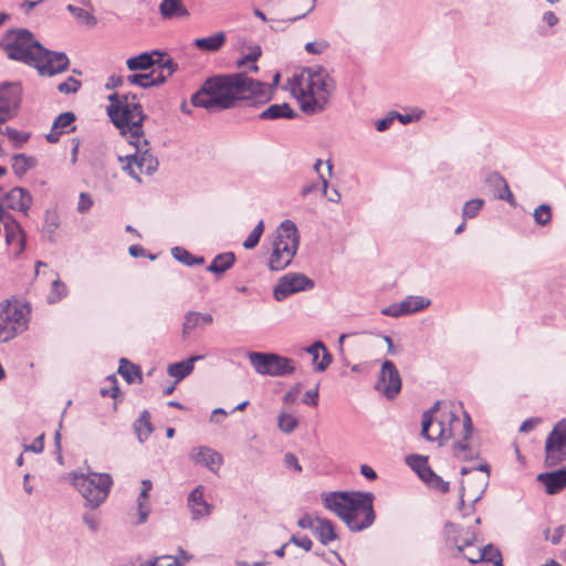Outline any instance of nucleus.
<instances>
[{
  "label": "nucleus",
  "mask_w": 566,
  "mask_h": 566,
  "mask_svg": "<svg viewBox=\"0 0 566 566\" xmlns=\"http://www.w3.org/2000/svg\"><path fill=\"white\" fill-rule=\"evenodd\" d=\"M270 98L271 92L266 84L254 81L243 73H235L208 78L192 95L191 103L208 111H221L234 107L239 101L249 102L254 106L264 104Z\"/></svg>",
  "instance_id": "nucleus-1"
},
{
  "label": "nucleus",
  "mask_w": 566,
  "mask_h": 566,
  "mask_svg": "<svg viewBox=\"0 0 566 566\" xmlns=\"http://www.w3.org/2000/svg\"><path fill=\"white\" fill-rule=\"evenodd\" d=\"M472 433V421L467 412L461 419L451 402L437 401L422 415L421 436L428 441H442L454 438V454L460 460H469L473 452L468 443Z\"/></svg>",
  "instance_id": "nucleus-2"
},
{
  "label": "nucleus",
  "mask_w": 566,
  "mask_h": 566,
  "mask_svg": "<svg viewBox=\"0 0 566 566\" xmlns=\"http://www.w3.org/2000/svg\"><path fill=\"white\" fill-rule=\"evenodd\" d=\"M1 45L10 60L36 69L42 76L60 74L67 69L70 63L64 53L43 48L34 35L25 29L9 31Z\"/></svg>",
  "instance_id": "nucleus-3"
},
{
  "label": "nucleus",
  "mask_w": 566,
  "mask_h": 566,
  "mask_svg": "<svg viewBox=\"0 0 566 566\" xmlns=\"http://www.w3.org/2000/svg\"><path fill=\"white\" fill-rule=\"evenodd\" d=\"M289 86L301 109L316 114L326 107L335 90V82L325 69L313 66L294 74L289 81Z\"/></svg>",
  "instance_id": "nucleus-4"
},
{
  "label": "nucleus",
  "mask_w": 566,
  "mask_h": 566,
  "mask_svg": "<svg viewBox=\"0 0 566 566\" xmlns=\"http://www.w3.org/2000/svg\"><path fill=\"white\" fill-rule=\"evenodd\" d=\"M322 497L325 509L335 513L353 532H360L375 521L370 492H329Z\"/></svg>",
  "instance_id": "nucleus-5"
},
{
  "label": "nucleus",
  "mask_w": 566,
  "mask_h": 566,
  "mask_svg": "<svg viewBox=\"0 0 566 566\" xmlns=\"http://www.w3.org/2000/svg\"><path fill=\"white\" fill-rule=\"evenodd\" d=\"M111 104L107 106V115L113 124L120 130V134L127 139L133 138L138 142L143 137V122L145 115L143 107L135 95L109 96Z\"/></svg>",
  "instance_id": "nucleus-6"
},
{
  "label": "nucleus",
  "mask_w": 566,
  "mask_h": 566,
  "mask_svg": "<svg viewBox=\"0 0 566 566\" xmlns=\"http://www.w3.org/2000/svg\"><path fill=\"white\" fill-rule=\"evenodd\" d=\"M300 244L298 231L291 220L283 221L275 231L269 266L272 271L284 270L293 261Z\"/></svg>",
  "instance_id": "nucleus-7"
},
{
  "label": "nucleus",
  "mask_w": 566,
  "mask_h": 566,
  "mask_svg": "<svg viewBox=\"0 0 566 566\" xmlns=\"http://www.w3.org/2000/svg\"><path fill=\"white\" fill-rule=\"evenodd\" d=\"M31 307L20 300L0 302V343H8L29 327Z\"/></svg>",
  "instance_id": "nucleus-8"
},
{
  "label": "nucleus",
  "mask_w": 566,
  "mask_h": 566,
  "mask_svg": "<svg viewBox=\"0 0 566 566\" xmlns=\"http://www.w3.org/2000/svg\"><path fill=\"white\" fill-rule=\"evenodd\" d=\"M72 484L85 500L91 509L98 507L107 497L113 479L107 473L88 472L86 474H71Z\"/></svg>",
  "instance_id": "nucleus-9"
},
{
  "label": "nucleus",
  "mask_w": 566,
  "mask_h": 566,
  "mask_svg": "<svg viewBox=\"0 0 566 566\" xmlns=\"http://www.w3.org/2000/svg\"><path fill=\"white\" fill-rule=\"evenodd\" d=\"M128 143L135 147V153L126 156L124 169L129 176L140 181L139 176L142 174H151L157 169L158 160L153 153H150L148 142L144 136L138 137V142L129 138Z\"/></svg>",
  "instance_id": "nucleus-10"
},
{
  "label": "nucleus",
  "mask_w": 566,
  "mask_h": 566,
  "mask_svg": "<svg viewBox=\"0 0 566 566\" xmlns=\"http://www.w3.org/2000/svg\"><path fill=\"white\" fill-rule=\"evenodd\" d=\"M251 366L260 375L284 377L293 374L295 364L286 356H248Z\"/></svg>",
  "instance_id": "nucleus-11"
},
{
  "label": "nucleus",
  "mask_w": 566,
  "mask_h": 566,
  "mask_svg": "<svg viewBox=\"0 0 566 566\" xmlns=\"http://www.w3.org/2000/svg\"><path fill=\"white\" fill-rule=\"evenodd\" d=\"M545 463L557 465L566 460V419L558 421L545 441Z\"/></svg>",
  "instance_id": "nucleus-12"
},
{
  "label": "nucleus",
  "mask_w": 566,
  "mask_h": 566,
  "mask_svg": "<svg viewBox=\"0 0 566 566\" xmlns=\"http://www.w3.org/2000/svg\"><path fill=\"white\" fill-rule=\"evenodd\" d=\"M375 389L387 399H394L400 392L401 377L392 361H382Z\"/></svg>",
  "instance_id": "nucleus-13"
},
{
  "label": "nucleus",
  "mask_w": 566,
  "mask_h": 566,
  "mask_svg": "<svg viewBox=\"0 0 566 566\" xmlns=\"http://www.w3.org/2000/svg\"><path fill=\"white\" fill-rule=\"evenodd\" d=\"M22 87L19 83L0 86V124L15 117L20 107Z\"/></svg>",
  "instance_id": "nucleus-14"
},
{
  "label": "nucleus",
  "mask_w": 566,
  "mask_h": 566,
  "mask_svg": "<svg viewBox=\"0 0 566 566\" xmlns=\"http://www.w3.org/2000/svg\"><path fill=\"white\" fill-rule=\"evenodd\" d=\"M177 69V64L171 59L160 64V71L153 70L150 73L133 74L126 77L129 85H138L143 88L160 85L170 77Z\"/></svg>",
  "instance_id": "nucleus-15"
},
{
  "label": "nucleus",
  "mask_w": 566,
  "mask_h": 566,
  "mask_svg": "<svg viewBox=\"0 0 566 566\" xmlns=\"http://www.w3.org/2000/svg\"><path fill=\"white\" fill-rule=\"evenodd\" d=\"M313 281L301 273H290L282 276L274 289V297L277 301L285 300L290 295L313 289Z\"/></svg>",
  "instance_id": "nucleus-16"
},
{
  "label": "nucleus",
  "mask_w": 566,
  "mask_h": 566,
  "mask_svg": "<svg viewBox=\"0 0 566 566\" xmlns=\"http://www.w3.org/2000/svg\"><path fill=\"white\" fill-rule=\"evenodd\" d=\"M489 484L488 475H476L463 481L460 490L459 510L462 511L465 501L472 505L483 496Z\"/></svg>",
  "instance_id": "nucleus-17"
},
{
  "label": "nucleus",
  "mask_w": 566,
  "mask_h": 566,
  "mask_svg": "<svg viewBox=\"0 0 566 566\" xmlns=\"http://www.w3.org/2000/svg\"><path fill=\"white\" fill-rule=\"evenodd\" d=\"M429 304L430 301L426 297L410 295L402 300L400 303L391 304L385 307L381 310V313L387 316L399 317L419 312L429 306Z\"/></svg>",
  "instance_id": "nucleus-18"
},
{
  "label": "nucleus",
  "mask_w": 566,
  "mask_h": 566,
  "mask_svg": "<svg viewBox=\"0 0 566 566\" xmlns=\"http://www.w3.org/2000/svg\"><path fill=\"white\" fill-rule=\"evenodd\" d=\"M189 458L196 464L208 468L211 472L217 473L223 463L221 453L207 446L192 448Z\"/></svg>",
  "instance_id": "nucleus-19"
},
{
  "label": "nucleus",
  "mask_w": 566,
  "mask_h": 566,
  "mask_svg": "<svg viewBox=\"0 0 566 566\" xmlns=\"http://www.w3.org/2000/svg\"><path fill=\"white\" fill-rule=\"evenodd\" d=\"M446 538L447 543L453 545L458 552L465 551V547L471 546L476 541L475 532L471 528H462L455 524H446Z\"/></svg>",
  "instance_id": "nucleus-20"
},
{
  "label": "nucleus",
  "mask_w": 566,
  "mask_h": 566,
  "mask_svg": "<svg viewBox=\"0 0 566 566\" xmlns=\"http://www.w3.org/2000/svg\"><path fill=\"white\" fill-rule=\"evenodd\" d=\"M0 203L3 205L4 211L7 208L27 213L32 205V196L27 189L14 187L4 196Z\"/></svg>",
  "instance_id": "nucleus-21"
},
{
  "label": "nucleus",
  "mask_w": 566,
  "mask_h": 566,
  "mask_svg": "<svg viewBox=\"0 0 566 566\" xmlns=\"http://www.w3.org/2000/svg\"><path fill=\"white\" fill-rule=\"evenodd\" d=\"M168 59L169 57L158 51H154L151 53L145 52L137 56L129 57L126 61V65L130 71L148 70L149 67L157 65L156 71H160V64H164Z\"/></svg>",
  "instance_id": "nucleus-22"
},
{
  "label": "nucleus",
  "mask_w": 566,
  "mask_h": 566,
  "mask_svg": "<svg viewBox=\"0 0 566 566\" xmlns=\"http://www.w3.org/2000/svg\"><path fill=\"white\" fill-rule=\"evenodd\" d=\"M75 115L72 112L60 114L53 122L50 133L46 135L49 143H57L61 135L73 132L75 126Z\"/></svg>",
  "instance_id": "nucleus-23"
},
{
  "label": "nucleus",
  "mask_w": 566,
  "mask_h": 566,
  "mask_svg": "<svg viewBox=\"0 0 566 566\" xmlns=\"http://www.w3.org/2000/svg\"><path fill=\"white\" fill-rule=\"evenodd\" d=\"M537 480L544 484L546 493L556 494L566 488V468L539 473Z\"/></svg>",
  "instance_id": "nucleus-24"
},
{
  "label": "nucleus",
  "mask_w": 566,
  "mask_h": 566,
  "mask_svg": "<svg viewBox=\"0 0 566 566\" xmlns=\"http://www.w3.org/2000/svg\"><path fill=\"white\" fill-rule=\"evenodd\" d=\"M188 506L193 520H199L210 515L211 505L203 499V488L201 485L190 492L188 496Z\"/></svg>",
  "instance_id": "nucleus-25"
},
{
  "label": "nucleus",
  "mask_w": 566,
  "mask_h": 566,
  "mask_svg": "<svg viewBox=\"0 0 566 566\" xmlns=\"http://www.w3.org/2000/svg\"><path fill=\"white\" fill-rule=\"evenodd\" d=\"M4 232L8 245L13 249L15 254L21 253L25 244L24 234L19 223L15 222L11 216L10 219L6 221Z\"/></svg>",
  "instance_id": "nucleus-26"
},
{
  "label": "nucleus",
  "mask_w": 566,
  "mask_h": 566,
  "mask_svg": "<svg viewBox=\"0 0 566 566\" xmlns=\"http://www.w3.org/2000/svg\"><path fill=\"white\" fill-rule=\"evenodd\" d=\"M153 490V483L150 480L145 479L142 481V489L137 497V525L144 524L150 513L149 493Z\"/></svg>",
  "instance_id": "nucleus-27"
},
{
  "label": "nucleus",
  "mask_w": 566,
  "mask_h": 566,
  "mask_svg": "<svg viewBox=\"0 0 566 566\" xmlns=\"http://www.w3.org/2000/svg\"><path fill=\"white\" fill-rule=\"evenodd\" d=\"M177 556L161 555L153 559L140 563L139 566H185L190 559L191 555L179 547Z\"/></svg>",
  "instance_id": "nucleus-28"
},
{
  "label": "nucleus",
  "mask_w": 566,
  "mask_h": 566,
  "mask_svg": "<svg viewBox=\"0 0 566 566\" xmlns=\"http://www.w3.org/2000/svg\"><path fill=\"white\" fill-rule=\"evenodd\" d=\"M159 12L164 19H182L189 15L182 0H163Z\"/></svg>",
  "instance_id": "nucleus-29"
},
{
  "label": "nucleus",
  "mask_w": 566,
  "mask_h": 566,
  "mask_svg": "<svg viewBox=\"0 0 566 566\" xmlns=\"http://www.w3.org/2000/svg\"><path fill=\"white\" fill-rule=\"evenodd\" d=\"M205 356H189L179 363L170 364L167 368V373L170 377L175 378V385L186 378L193 370L195 361L203 358Z\"/></svg>",
  "instance_id": "nucleus-30"
},
{
  "label": "nucleus",
  "mask_w": 566,
  "mask_h": 566,
  "mask_svg": "<svg viewBox=\"0 0 566 566\" xmlns=\"http://www.w3.org/2000/svg\"><path fill=\"white\" fill-rule=\"evenodd\" d=\"M314 534L323 545H327L337 538L334 524L326 518L316 517Z\"/></svg>",
  "instance_id": "nucleus-31"
},
{
  "label": "nucleus",
  "mask_w": 566,
  "mask_h": 566,
  "mask_svg": "<svg viewBox=\"0 0 566 566\" xmlns=\"http://www.w3.org/2000/svg\"><path fill=\"white\" fill-rule=\"evenodd\" d=\"M226 39V33L220 31L207 38L196 39L195 45L202 51L214 52L223 46Z\"/></svg>",
  "instance_id": "nucleus-32"
},
{
  "label": "nucleus",
  "mask_w": 566,
  "mask_h": 566,
  "mask_svg": "<svg viewBox=\"0 0 566 566\" xmlns=\"http://www.w3.org/2000/svg\"><path fill=\"white\" fill-rule=\"evenodd\" d=\"M294 111L287 103L272 104L260 114L262 119L293 118Z\"/></svg>",
  "instance_id": "nucleus-33"
},
{
  "label": "nucleus",
  "mask_w": 566,
  "mask_h": 566,
  "mask_svg": "<svg viewBox=\"0 0 566 566\" xmlns=\"http://www.w3.org/2000/svg\"><path fill=\"white\" fill-rule=\"evenodd\" d=\"M118 374L127 381V384H134L142 381V371L139 366L130 363L126 358H120L118 366Z\"/></svg>",
  "instance_id": "nucleus-34"
},
{
  "label": "nucleus",
  "mask_w": 566,
  "mask_h": 566,
  "mask_svg": "<svg viewBox=\"0 0 566 566\" xmlns=\"http://www.w3.org/2000/svg\"><path fill=\"white\" fill-rule=\"evenodd\" d=\"M212 323V316L210 314H201L197 312H190L186 315L184 323V334H188L198 327H205Z\"/></svg>",
  "instance_id": "nucleus-35"
},
{
  "label": "nucleus",
  "mask_w": 566,
  "mask_h": 566,
  "mask_svg": "<svg viewBox=\"0 0 566 566\" xmlns=\"http://www.w3.org/2000/svg\"><path fill=\"white\" fill-rule=\"evenodd\" d=\"M488 182L497 188L496 197L502 200H506L509 203L514 205L515 199L511 192L507 182L499 174H492L488 177Z\"/></svg>",
  "instance_id": "nucleus-36"
},
{
  "label": "nucleus",
  "mask_w": 566,
  "mask_h": 566,
  "mask_svg": "<svg viewBox=\"0 0 566 566\" xmlns=\"http://www.w3.org/2000/svg\"><path fill=\"white\" fill-rule=\"evenodd\" d=\"M235 261V256L232 252H226L218 254L210 265L207 268L209 272L216 273V274H222L227 270H229Z\"/></svg>",
  "instance_id": "nucleus-37"
},
{
  "label": "nucleus",
  "mask_w": 566,
  "mask_h": 566,
  "mask_svg": "<svg viewBox=\"0 0 566 566\" xmlns=\"http://www.w3.org/2000/svg\"><path fill=\"white\" fill-rule=\"evenodd\" d=\"M134 429L140 442H143L150 436V433L153 432V426L150 421L149 411L144 410L140 413L139 418L134 423Z\"/></svg>",
  "instance_id": "nucleus-38"
},
{
  "label": "nucleus",
  "mask_w": 566,
  "mask_h": 566,
  "mask_svg": "<svg viewBox=\"0 0 566 566\" xmlns=\"http://www.w3.org/2000/svg\"><path fill=\"white\" fill-rule=\"evenodd\" d=\"M408 465L422 479L426 474H431V468L428 465V458L419 454H411L406 458Z\"/></svg>",
  "instance_id": "nucleus-39"
},
{
  "label": "nucleus",
  "mask_w": 566,
  "mask_h": 566,
  "mask_svg": "<svg viewBox=\"0 0 566 566\" xmlns=\"http://www.w3.org/2000/svg\"><path fill=\"white\" fill-rule=\"evenodd\" d=\"M35 166V160L23 154H18L12 157V169L15 175L23 176L29 169Z\"/></svg>",
  "instance_id": "nucleus-40"
},
{
  "label": "nucleus",
  "mask_w": 566,
  "mask_h": 566,
  "mask_svg": "<svg viewBox=\"0 0 566 566\" xmlns=\"http://www.w3.org/2000/svg\"><path fill=\"white\" fill-rule=\"evenodd\" d=\"M105 386L101 388L99 394L103 397L118 398L120 395L117 378L115 375H109L105 379Z\"/></svg>",
  "instance_id": "nucleus-41"
},
{
  "label": "nucleus",
  "mask_w": 566,
  "mask_h": 566,
  "mask_svg": "<svg viewBox=\"0 0 566 566\" xmlns=\"http://www.w3.org/2000/svg\"><path fill=\"white\" fill-rule=\"evenodd\" d=\"M67 294L66 285L59 279L52 281L51 292L48 295L50 303H56L61 301Z\"/></svg>",
  "instance_id": "nucleus-42"
},
{
  "label": "nucleus",
  "mask_w": 566,
  "mask_h": 566,
  "mask_svg": "<svg viewBox=\"0 0 566 566\" xmlns=\"http://www.w3.org/2000/svg\"><path fill=\"white\" fill-rule=\"evenodd\" d=\"M429 488L447 492L449 490V483L443 481L441 476L437 475L432 470L430 475H424L421 479Z\"/></svg>",
  "instance_id": "nucleus-43"
},
{
  "label": "nucleus",
  "mask_w": 566,
  "mask_h": 566,
  "mask_svg": "<svg viewBox=\"0 0 566 566\" xmlns=\"http://www.w3.org/2000/svg\"><path fill=\"white\" fill-rule=\"evenodd\" d=\"M263 231H264V222H263V220H261L254 227L252 232L248 235V238L243 242V247L248 250L255 248L261 239Z\"/></svg>",
  "instance_id": "nucleus-44"
},
{
  "label": "nucleus",
  "mask_w": 566,
  "mask_h": 566,
  "mask_svg": "<svg viewBox=\"0 0 566 566\" xmlns=\"http://www.w3.org/2000/svg\"><path fill=\"white\" fill-rule=\"evenodd\" d=\"M534 219L537 224L546 226L552 220V210L548 205H541L534 210Z\"/></svg>",
  "instance_id": "nucleus-45"
},
{
  "label": "nucleus",
  "mask_w": 566,
  "mask_h": 566,
  "mask_svg": "<svg viewBox=\"0 0 566 566\" xmlns=\"http://www.w3.org/2000/svg\"><path fill=\"white\" fill-rule=\"evenodd\" d=\"M484 201L482 199H472L465 202L463 207V218L471 219L478 216L479 211L482 209Z\"/></svg>",
  "instance_id": "nucleus-46"
},
{
  "label": "nucleus",
  "mask_w": 566,
  "mask_h": 566,
  "mask_svg": "<svg viewBox=\"0 0 566 566\" xmlns=\"http://www.w3.org/2000/svg\"><path fill=\"white\" fill-rule=\"evenodd\" d=\"M483 560L494 564L495 566H502V555L500 551L492 545H486L482 548Z\"/></svg>",
  "instance_id": "nucleus-47"
},
{
  "label": "nucleus",
  "mask_w": 566,
  "mask_h": 566,
  "mask_svg": "<svg viewBox=\"0 0 566 566\" xmlns=\"http://www.w3.org/2000/svg\"><path fill=\"white\" fill-rule=\"evenodd\" d=\"M174 256L179 260L180 262L192 265V264H201L203 263V258H195L192 254H190L187 250L176 248L174 250Z\"/></svg>",
  "instance_id": "nucleus-48"
},
{
  "label": "nucleus",
  "mask_w": 566,
  "mask_h": 566,
  "mask_svg": "<svg viewBox=\"0 0 566 566\" xmlns=\"http://www.w3.org/2000/svg\"><path fill=\"white\" fill-rule=\"evenodd\" d=\"M261 55L260 48H255L251 53L238 61V66H248L251 71L256 72L258 66L255 64L258 57Z\"/></svg>",
  "instance_id": "nucleus-49"
},
{
  "label": "nucleus",
  "mask_w": 566,
  "mask_h": 566,
  "mask_svg": "<svg viewBox=\"0 0 566 566\" xmlns=\"http://www.w3.org/2000/svg\"><path fill=\"white\" fill-rule=\"evenodd\" d=\"M297 426V420L292 415L282 413L279 417V428L286 433L292 432Z\"/></svg>",
  "instance_id": "nucleus-50"
},
{
  "label": "nucleus",
  "mask_w": 566,
  "mask_h": 566,
  "mask_svg": "<svg viewBox=\"0 0 566 566\" xmlns=\"http://www.w3.org/2000/svg\"><path fill=\"white\" fill-rule=\"evenodd\" d=\"M462 556L470 563L475 564L483 560L482 548L475 547L473 543L471 546L465 547V551L461 552Z\"/></svg>",
  "instance_id": "nucleus-51"
},
{
  "label": "nucleus",
  "mask_w": 566,
  "mask_h": 566,
  "mask_svg": "<svg viewBox=\"0 0 566 566\" xmlns=\"http://www.w3.org/2000/svg\"><path fill=\"white\" fill-rule=\"evenodd\" d=\"M81 87V82L74 77H69L66 81L57 85L59 92L63 94L76 93Z\"/></svg>",
  "instance_id": "nucleus-52"
},
{
  "label": "nucleus",
  "mask_w": 566,
  "mask_h": 566,
  "mask_svg": "<svg viewBox=\"0 0 566 566\" xmlns=\"http://www.w3.org/2000/svg\"><path fill=\"white\" fill-rule=\"evenodd\" d=\"M6 134L8 138L14 144V146L18 147L27 143V140L29 139V135L22 134L21 132L12 127H7Z\"/></svg>",
  "instance_id": "nucleus-53"
},
{
  "label": "nucleus",
  "mask_w": 566,
  "mask_h": 566,
  "mask_svg": "<svg viewBox=\"0 0 566 566\" xmlns=\"http://www.w3.org/2000/svg\"><path fill=\"white\" fill-rule=\"evenodd\" d=\"M60 226V219L55 211H46L44 228L49 232H53Z\"/></svg>",
  "instance_id": "nucleus-54"
},
{
  "label": "nucleus",
  "mask_w": 566,
  "mask_h": 566,
  "mask_svg": "<svg viewBox=\"0 0 566 566\" xmlns=\"http://www.w3.org/2000/svg\"><path fill=\"white\" fill-rule=\"evenodd\" d=\"M93 206L92 197L86 192H81L78 202H77V211L81 213L87 212Z\"/></svg>",
  "instance_id": "nucleus-55"
},
{
  "label": "nucleus",
  "mask_w": 566,
  "mask_h": 566,
  "mask_svg": "<svg viewBox=\"0 0 566 566\" xmlns=\"http://www.w3.org/2000/svg\"><path fill=\"white\" fill-rule=\"evenodd\" d=\"M333 361V356H313V364L317 371H324Z\"/></svg>",
  "instance_id": "nucleus-56"
},
{
  "label": "nucleus",
  "mask_w": 566,
  "mask_h": 566,
  "mask_svg": "<svg viewBox=\"0 0 566 566\" xmlns=\"http://www.w3.org/2000/svg\"><path fill=\"white\" fill-rule=\"evenodd\" d=\"M327 46L326 41H313L306 43L305 50L311 54H321Z\"/></svg>",
  "instance_id": "nucleus-57"
},
{
  "label": "nucleus",
  "mask_w": 566,
  "mask_h": 566,
  "mask_svg": "<svg viewBox=\"0 0 566 566\" xmlns=\"http://www.w3.org/2000/svg\"><path fill=\"white\" fill-rule=\"evenodd\" d=\"M290 542L293 543L294 545L303 548L306 552L311 551V548L313 546L312 539L307 536L297 537L296 535H293L291 537Z\"/></svg>",
  "instance_id": "nucleus-58"
},
{
  "label": "nucleus",
  "mask_w": 566,
  "mask_h": 566,
  "mask_svg": "<svg viewBox=\"0 0 566 566\" xmlns=\"http://www.w3.org/2000/svg\"><path fill=\"white\" fill-rule=\"evenodd\" d=\"M303 402L316 407L318 403V388L307 390L304 394Z\"/></svg>",
  "instance_id": "nucleus-59"
},
{
  "label": "nucleus",
  "mask_w": 566,
  "mask_h": 566,
  "mask_svg": "<svg viewBox=\"0 0 566 566\" xmlns=\"http://www.w3.org/2000/svg\"><path fill=\"white\" fill-rule=\"evenodd\" d=\"M297 525L301 528H310L314 532V528L316 526V518H313L311 515L305 514L297 521Z\"/></svg>",
  "instance_id": "nucleus-60"
},
{
  "label": "nucleus",
  "mask_w": 566,
  "mask_h": 566,
  "mask_svg": "<svg viewBox=\"0 0 566 566\" xmlns=\"http://www.w3.org/2000/svg\"><path fill=\"white\" fill-rule=\"evenodd\" d=\"M44 449V434L39 436L31 444L25 446V451H33L35 453L42 452Z\"/></svg>",
  "instance_id": "nucleus-61"
},
{
  "label": "nucleus",
  "mask_w": 566,
  "mask_h": 566,
  "mask_svg": "<svg viewBox=\"0 0 566 566\" xmlns=\"http://www.w3.org/2000/svg\"><path fill=\"white\" fill-rule=\"evenodd\" d=\"M83 522L93 532H96L99 527L98 518L94 514H85L83 516Z\"/></svg>",
  "instance_id": "nucleus-62"
},
{
  "label": "nucleus",
  "mask_w": 566,
  "mask_h": 566,
  "mask_svg": "<svg viewBox=\"0 0 566 566\" xmlns=\"http://www.w3.org/2000/svg\"><path fill=\"white\" fill-rule=\"evenodd\" d=\"M284 461H285V464L289 468L294 469L296 472H301L302 471V467L298 463L297 458L293 453H286L285 457H284Z\"/></svg>",
  "instance_id": "nucleus-63"
},
{
  "label": "nucleus",
  "mask_w": 566,
  "mask_h": 566,
  "mask_svg": "<svg viewBox=\"0 0 566 566\" xmlns=\"http://www.w3.org/2000/svg\"><path fill=\"white\" fill-rule=\"evenodd\" d=\"M538 422H539V419L530 418L521 424L520 431L521 432H530L538 424Z\"/></svg>",
  "instance_id": "nucleus-64"
}]
</instances>
